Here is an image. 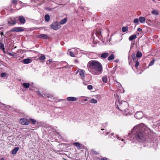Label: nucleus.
Segmentation results:
<instances>
[{"mask_svg":"<svg viewBox=\"0 0 160 160\" xmlns=\"http://www.w3.org/2000/svg\"><path fill=\"white\" fill-rule=\"evenodd\" d=\"M128 30L127 28L125 27H123L122 28V31L123 32H125Z\"/></svg>","mask_w":160,"mask_h":160,"instance_id":"c9c22d12","label":"nucleus"},{"mask_svg":"<svg viewBox=\"0 0 160 160\" xmlns=\"http://www.w3.org/2000/svg\"><path fill=\"white\" fill-rule=\"evenodd\" d=\"M90 102L92 103L96 104L97 102V100L94 98H92L91 99Z\"/></svg>","mask_w":160,"mask_h":160,"instance_id":"c85d7f7f","label":"nucleus"},{"mask_svg":"<svg viewBox=\"0 0 160 160\" xmlns=\"http://www.w3.org/2000/svg\"><path fill=\"white\" fill-rule=\"evenodd\" d=\"M19 148L18 147H16L12 151V154H16L18 151L19 150Z\"/></svg>","mask_w":160,"mask_h":160,"instance_id":"6ab92c4d","label":"nucleus"},{"mask_svg":"<svg viewBox=\"0 0 160 160\" xmlns=\"http://www.w3.org/2000/svg\"><path fill=\"white\" fill-rule=\"evenodd\" d=\"M119 105L117 104V102H115V104L117 108L120 110L125 112L126 110L128 108V103L126 101H118Z\"/></svg>","mask_w":160,"mask_h":160,"instance_id":"7ed1b4c3","label":"nucleus"},{"mask_svg":"<svg viewBox=\"0 0 160 160\" xmlns=\"http://www.w3.org/2000/svg\"><path fill=\"white\" fill-rule=\"evenodd\" d=\"M49 61L50 62H51V60H50V59H49Z\"/></svg>","mask_w":160,"mask_h":160,"instance_id":"13d9d810","label":"nucleus"},{"mask_svg":"<svg viewBox=\"0 0 160 160\" xmlns=\"http://www.w3.org/2000/svg\"><path fill=\"white\" fill-rule=\"evenodd\" d=\"M30 83H24L22 84V86L25 88H28L30 86Z\"/></svg>","mask_w":160,"mask_h":160,"instance_id":"4be33fe9","label":"nucleus"},{"mask_svg":"<svg viewBox=\"0 0 160 160\" xmlns=\"http://www.w3.org/2000/svg\"><path fill=\"white\" fill-rule=\"evenodd\" d=\"M139 64V63L138 61H136L135 62V67L136 68H137Z\"/></svg>","mask_w":160,"mask_h":160,"instance_id":"4c0bfd02","label":"nucleus"},{"mask_svg":"<svg viewBox=\"0 0 160 160\" xmlns=\"http://www.w3.org/2000/svg\"><path fill=\"white\" fill-rule=\"evenodd\" d=\"M142 54L141 52H138L136 54V57L138 58H140L142 56Z\"/></svg>","mask_w":160,"mask_h":160,"instance_id":"7c9ffc66","label":"nucleus"},{"mask_svg":"<svg viewBox=\"0 0 160 160\" xmlns=\"http://www.w3.org/2000/svg\"><path fill=\"white\" fill-rule=\"evenodd\" d=\"M24 31V29L21 27H16L12 28L11 31L12 32H21Z\"/></svg>","mask_w":160,"mask_h":160,"instance_id":"0eeeda50","label":"nucleus"},{"mask_svg":"<svg viewBox=\"0 0 160 160\" xmlns=\"http://www.w3.org/2000/svg\"><path fill=\"white\" fill-rule=\"evenodd\" d=\"M88 70L92 74L98 75L102 72V67L100 62L96 60H91L87 64Z\"/></svg>","mask_w":160,"mask_h":160,"instance_id":"f03ea898","label":"nucleus"},{"mask_svg":"<svg viewBox=\"0 0 160 160\" xmlns=\"http://www.w3.org/2000/svg\"><path fill=\"white\" fill-rule=\"evenodd\" d=\"M30 120L32 122V124H35L36 123V121L35 120L32 119H31Z\"/></svg>","mask_w":160,"mask_h":160,"instance_id":"ea45409f","label":"nucleus"},{"mask_svg":"<svg viewBox=\"0 0 160 160\" xmlns=\"http://www.w3.org/2000/svg\"><path fill=\"white\" fill-rule=\"evenodd\" d=\"M102 31L101 30H97L96 31L95 34L99 38H100V40H102V37L101 34Z\"/></svg>","mask_w":160,"mask_h":160,"instance_id":"f8f14e48","label":"nucleus"},{"mask_svg":"<svg viewBox=\"0 0 160 160\" xmlns=\"http://www.w3.org/2000/svg\"><path fill=\"white\" fill-rule=\"evenodd\" d=\"M104 130V128H102L101 130Z\"/></svg>","mask_w":160,"mask_h":160,"instance_id":"4d7b16f0","label":"nucleus"},{"mask_svg":"<svg viewBox=\"0 0 160 160\" xmlns=\"http://www.w3.org/2000/svg\"><path fill=\"white\" fill-rule=\"evenodd\" d=\"M109 133V132H103V134H104L105 135H108Z\"/></svg>","mask_w":160,"mask_h":160,"instance_id":"a18cd8bd","label":"nucleus"},{"mask_svg":"<svg viewBox=\"0 0 160 160\" xmlns=\"http://www.w3.org/2000/svg\"><path fill=\"white\" fill-rule=\"evenodd\" d=\"M151 13L152 14H155L156 15H158L159 14L158 11L155 10H152V11Z\"/></svg>","mask_w":160,"mask_h":160,"instance_id":"a878e982","label":"nucleus"},{"mask_svg":"<svg viewBox=\"0 0 160 160\" xmlns=\"http://www.w3.org/2000/svg\"><path fill=\"white\" fill-rule=\"evenodd\" d=\"M73 144L74 146H75L78 148L80 149V144L78 142H75L73 143Z\"/></svg>","mask_w":160,"mask_h":160,"instance_id":"b1692460","label":"nucleus"},{"mask_svg":"<svg viewBox=\"0 0 160 160\" xmlns=\"http://www.w3.org/2000/svg\"><path fill=\"white\" fill-rule=\"evenodd\" d=\"M67 99L69 101L73 102L77 101L78 98L75 97H67Z\"/></svg>","mask_w":160,"mask_h":160,"instance_id":"4468645a","label":"nucleus"},{"mask_svg":"<svg viewBox=\"0 0 160 160\" xmlns=\"http://www.w3.org/2000/svg\"><path fill=\"white\" fill-rule=\"evenodd\" d=\"M45 20L46 21L48 22L50 20V16L49 15L46 14L45 16Z\"/></svg>","mask_w":160,"mask_h":160,"instance_id":"bb28decb","label":"nucleus"},{"mask_svg":"<svg viewBox=\"0 0 160 160\" xmlns=\"http://www.w3.org/2000/svg\"><path fill=\"white\" fill-rule=\"evenodd\" d=\"M16 23V19L14 17H10L8 19V23L9 26L14 25Z\"/></svg>","mask_w":160,"mask_h":160,"instance_id":"20e7f679","label":"nucleus"},{"mask_svg":"<svg viewBox=\"0 0 160 160\" xmlns=\"http://www.w3.org/2000/svg\"><path fill=\"white\" fill-rule=\"evenodd\" d=\"M45 58V56L44 54H42L41 56L39 57L38 59L42 61L44 60Z\"/></svg>","mask_w":160,"mask_h":160,"instance_id":"393cba45","label":"nucleus"},{"mask_svg":"<svg viewBox=\"0 0 160 160\" xmlns=\"http://www.w3.org/2000/svg\"><path fill=\"white\" fill-rule=\"evenodd\" d=\"M12 3L15 5L17 4V0H12Z\"/></svg>","mask_w":160,"mask_h":160,"instance_id":"a19ab883","label":"nucleus"},{"mask_svg":"<svg viewBox=\"0 0 160 160\" xmlns=\"http://www.w3.org/2000/svg\"><path fill=\"white\" fill-rule=\"evenodd\" d=\"M77 54V53L73 51H71L69 52L70 55L72 57H74Z\"/></svg>","mask_w":160,"mask_h":160,"instance_id":"aec40b11","label":"nucleus"},{"mask_svg":"<svg viewBox=\"0 0 160 160\" xmlns=\"http://www.w3.org/2000/svg\"><path fill=\"white\" fill-rule=\"evenodd\" d=\"M137 38V36L136 34H133L129 38V40L130 41H132L134 39H135Z\"/></svg>","mask_w":160,"mask_h":160,"instance_id":"f3484780","label":"nucleus"},{"mask_svg":"<svg viewBox=\"0 0 160 160\" xmlns=\"http://www.w3.org/2000/svg\"><path fill=\"white\" fill-rule=\"evenodd\" d=\"M121 140L122 141H124V139H122Z\"/></svg>","mask_w":160,"mask_h":160,"instance_id":"5fc2aeb1","label":"nucleus"},{"mask_svg":"<svg viewBox=\"0 0 160 160\" xmlns=\"http://www.w3.org/2000/svg\"><path fill=\"white\" fill-rule=\"evenodd\" d=\"M17 18L19 19L21 24H23L25 23L26 20L24 17L20 16L17 17Z\"/></svg>","mask_w":160,"mask_h":160,"instance_id":"6e6552de","label":"nucleus"},{"mask_svg":"<svg viewBox=\"0 0 160 160\" xmlns=\"http://www.w3.org/2000/svg\"><path fill=\"white\" fill-rule=\"evenodd\" d=\"M51 28L54 30H56L61 28V26L58 22H53L50 25Z\"/></svg>","mask_w":160,"mask_h":160,"instance_id":"39448f33","label":"nucleus"},{"mask_svg":"<svg viewBox=\"0 0 160 160\" xmlns=\"http://www.w3.org/2000/svg\"><path fill=\"white\" fill-rule=\"evenodd\" d=\"M117 139H119V140H120V138L119 137H117Z\"/></svg>","mask_w":160,"mask_h":160,"instance_id":"3c124183","label":"nucleus"},{"mask_svg":"<svg viewBox=\"0 0 160 160\" xmlns=\"http://www.w3.org/2000/svg\"><path fill=\"white\" fill-rule=\"evenodd\" d=\"M152 1L154 2H155V0H152Z\"/></svg>","mask_w":160,"mask_h":160,"instance_id":"6e6d98bb","label":"nucleus"},{"mask_svg":"<svg viewBox=\"0 0 160 160\" xmlns=\"http://www.w3.org/2000/svg\"><path fill=\"white\" fill-rule=\"evenodd\" d=\"M0 33V34H1L2 36L3 35L4 33L3 32H1Z\"/></svg>","mask_w":160,"mask_h":160,"instance_id":"8fccbe9b","label":"nucleus"},{"mask_svg":"<svg viewBox=\"0 0 160 160\" xmlns=\"http://www.w3.org/2000/svg\"><path fill=\"white\" fill-rule=\"evenodd\" d=\"M19 122L23 125H28L29 122V120L25 118H22L20 119Z\"/></svg>","mask_w":160,"mask_h":160,"instance_id":"423d86ee","label":"nucleus"},{"mask_svg":"<svg viewBox=\"0 0 160 160\" xmlns=\"http://www.w3.org/2000/svg\"><path fill=\"white\" fill-rule=\"evenodd\" d=\"M139 18L138 19L137 18H136L134 19L133 22L134 23H138V22H139Z\"/></svg>","mask_w":160,"mask_h":160,"instance_id":"e433bc0d","label":"nucleus"},{"mask_svg":"<svg viewBox=\"0 0 160 160\" xmlns=\"http://www.w3.org/2000/svg\"><path fill=\"white\" fill-rule=\"evenodd\" d=\"M38 37L43 39H48L49 38V37L47 34H41V35H39Z\"/></svg>","mask_w":160,"mask_h":160,"instance_id":"2eb2a0df","label":"nucleus"},{"mask_svg":"<svg viewBox=\"0 0 160 160\" xmlns=\"http://www.w3.org/2000/svg\"><path fill=\"white\" fill-rule=\"evenodd\" d=\"M79 50V48H75L74 49V52H76V53H77V54L78 53V51Z\"/></svg>","mask_w":160,"mask_h":160,"instance_id":"c03bdc74","label":"nucleus"},{"mask_svg":"<svg viewBox=\"0 0 160 160\" xmlns=\"http://www.w3.org/2000/svg\"><path fill=\"white\" fill-rule=\"evenodd\" d=\"M107 125H108L107 122L103 123L102 124V128H105L106 127H107Z\"/></svg>","mask_w":160,"mask_h":160,"instance_id":"58836bf2","label":"nucleus"},{"mask_svg":"<svg viewBox=\"0 0 160 160\" xmlns=\"http://www.w3.org/2000/svg\"><path fill=\"white\" fill-rule=\"evenodd\" d=\"M102 80L104 82H106L107 81L108 79L106 76H104L102 78Z\"/></svg>","mask_w":160,"mask_h":160,"instance_id":"2f4dec72","label":"nucleus"},{"mask_svg":"<svg viewBox=\"0 0 160 160\" xmlns=\"http://www.w3.org/2000/svg\"><path fill=\"white\" fill-rule=\"evenodd\" d=\"M114 54H112L108 57V61H112L114 59Z\"/></svg>","mask_w":160,"mask_h":160,"instance_id":"412c9836","label":"nucleus"},{"mask_svg":"<svg viewBox=\"0 0 160 160\" xmlns=\"http://www.w3.org/2000/svg\"><path fill=\"white\" fill-rule=\"evenodd\" d=\"M7 74L6 73H2L1 74V77L3 78H5L7 77Z\"/></svg>","mask_w":160,"mask_h":160,"instance_id":"473e14b6","label":"nucleus"},{"mask_svg":"<svg viewBox=\"0 0 160 160\" xmlns=\"http://www.w3.org/2000/svg\"><path fill=\"white\" fill-rule=\"evenodd\" d=\"M0 48L2 50H4V45L2 43L0 42Z\"/></svg>","mask_w":160,"mask_h":160,"instance_id":"72a5a7b5","label":"nucleus"},{"mask_svg":"<svg viewBox=\"0 0 160 160\" xmlns=\"http://www.w3.org/2000/svg\"><path fill=\"white\" fill-rule=\"evenodd\" d=\"M32 62V60L31 59L28 58L24 59L22 61V62L25 64H28Z\"/></svg>","mask_w":160,"mask_h":160,"instance_id":"ddd939ff","label":"nucleus"},{"mask_svg":"<svg viewBox=\"0 0 160 160\" xmlns=\"http://www.w3.org/2000/svg\"><path fill=\"white\" fill-rule=\"evenodd\" d=\"M108 159L106 158H101V160H107Z\"/></svg>","mask_w":160,"mask_h":160,"instance_id":"49530a36","label":"nucleus"},{"mask_svg":"<svg viewBox=\"0 0 160 160\" xmlns=\"http://www.w3.org/2000/svg\"><path fill=\"white\" fill-rule=\"evenodd\" d=\"M92 35H93V34L92 33Z\"/></svg>","mask_w":160,"mask_h":160,"instance_id":"052dcab7","label":"nucleus"},{"mask_svg":"<svg viewBox=\"0 0 160 160\" xmlns=\"http://www.w3.org/2000/svg\"><path fill=\"white\" fill-rule=\"evenodd\" d=\"M134 116L137 119H139L142 117L143 113L141 112H136Z\"/></svg>","mask_w":160,"mask_h":160,"instance_id":"9d476101","label":"nucleus"},{"mask_svg":"<svg viewBox=\"0 0 160 160\" xmlns=\"http://www.w3.org/2000/svg\"><path fill=\"white\" fill-rule=\"evenodd\" d=\"M114 133H112L111 134V136H113Z\"/></svg>","mask_w":160,"mask_h":160,"instance_id":"864d4df0","label":"nucleus"},{"mask_svg":"<svg viewBox=\"0 0 160 160\" xmlns=\"http://www.w3.org/2000/svg\"><path fill=\"white\" fill-rule=\"evenodd\" d=\"M37 92L40 96L42 97H47L48 98H49L51 97V95L50 94H48L45 93L44 92H43L42 93H41L39 90L37 91Z\"/></svg>","mask_w":160,"mask_h":160,"instance_id":"1a4fd4ad","label":"nucleus"},{"mask_svg":"<svg viewBox=\"0 0 160 160\" xmlns=\"http://www.w3.org/2000/svg\"><path fill=\"white\" fill-rule=\"evenodd\" d=\"M80 98H82V101L86 102L88 101V99L89 98L84 96H82L80 97Z\"/></svg>","mask_w":160,"mask_h":160,"instance_id":"cd10ccee","label":"nucleus"},{"mask_svg":"<svg viewBox=\"0 0 160 160\" xmlns=\"http://www.w3.org/2000/svg\"><path fill=\"white\" fill-rule=\"evenodd\" d=\"M67 18H65L61 20L60 22V23L61 24H65L67 21Z\"/></svg>","mask_w":160,"mask_h":160,"instance_id":"5701e85b","label":"nucleus"},{"mask_svg":"<svg viewBox=\"0 0 160 160\" xmlns=\"http://www.w3.org/2000/svg\"><path fill=\"white\" fill-rule=\"evenodd\" d=\"M139 19L140 22L141 23H144L145 22V18L142 17H140L139 18Z\"/></svg>","mask_w":160,"mask_h":160,"instance_id":"a211bd4d","label":"nucleus"},{"mask_svg":"<svg viewBox=\"0 0 160 160\" xmlns=\"http://www.w3.org/2000/svg\"><path fill=\"white\" fill-rule=\"evenodd\" d=\"M155 61V60H153L151 61L149 64V66H151L153 65Z\"/></svg>","mask_w":160,"mask_h":160,"instance_id":"f704fd0d","label":"nucleus"},{"mask_svg":"<svg viewBox=\"0 0 160 160\" xmlns=\"http://www.w3.org/2000/svg\"><path fill=\"white\" fill-rule=\"evenodd\" d=\"M132 57L133 58V60H134V59H135V58H136V56H135V55H132Z\"/></svg>","mask_w":160,"mask_h":160,"instance_id":"de8ad7c7","label":"nucleus"},{"mask_svg":"<svg viewBox=\"0 0 160 160\" xmlns=\"http://www.w3.org/2000/svg\"><path fill=\"white\" fill-rule=\"evenodd\" d=\"M110 54V52L108 51L107 52L102 53L100 56V58L102 59L106 58Z\"/></svg>","mask_w":160,"mask_h":160,"instance_id":"9b49d317","label":"nucleus"},{"mask_svg":"<svg viewBox=\"0 0 160 160\" xmlns=\"http://www.w3.org/2000/svg\"><path fill=\"white\" fill-rule=\"evenodd\" d=\"M1 29V28H0V29Z\"/></svg>","mask_w":160,"mask_h":160,"instance_id":"680f3d73","label":"nucleus"},{"mask_svg":"<svg viewBox=\"0 0 160 160\" xmlns=\"http://www.w3.org/2000/svg\"><path fill=\"white\" fill-rule=\"evenodd\" d=\"M0 160H5V159L4 158H2L1 159H0Z\"/></svg>","mask_w":160,"mask_h":160,"instance_id":"603ef678","label":"nucleus"},{"mask_svg":"<svg viewBox=\"0 0 160 160\" xmlns=\"http://www.w3.org/2000/svg\"><path fill=\"white\" fill-rule=\"evenodd\" d=\"M137 30L139 32H141L142 31V29L140 28H138Z\"/></svg>","mask_w":160,"mask_h":160,"instance_id":"09e8293b","label":"nucleus"},{"mask_svg":"<svg viewBox=\"0 0 160 160\" xmlns=\"http://www.w3.org/2000/svg\"><path fill=\"white\" fill-rule=\"evenodd\" d=\"M88 89L89 90H91L92 89V86L91 85H89L87 87Z\"/></svg>","mask_w":160,"mask_h":160,"instance_id":"37998d69","label":"nucleus"},{"mask_svg":"<svg viewBox=\"0 0 160 160\" xmlns=\"http://www.w3.org/2000/svg\"><path fill=\"white\" fill-rule=\"evenodd\" d=\"M7 53L10 56L14 57L16 55V54L15 52L11 53L10 52H8Z\"/></svg>","mask_w":160,"mask_h":160,"instance_id":"c756f323","label":"nucleus"},{"mask_svg":"<svg viewBox=\"0 0 160 160\" xmlns=\"http://www.w3.org/2000/svg\"><path fill=\"white\" fill-rule=\"evenodd\" d=\"M79 76L82 79H83L84 78V73L82 70H81L79 72Z\"/></svg>","mask_w":160,"mask_h":160,"instance_id":"dca6fc26","label":"nucleus"},{"mask_svg":"<svg viewBox=\"0 0 160 160\" xmlns=\"http://www.w3.org/2000/svg\"><path fill=\"white\" fill-rule=\"evenodd\" d=\"M150 129L144 124L141 123L135 126L131 131L130 136L133 142H143L145 140V134L150 132Z\"/></svg>","mask_w":160,"mask_h":160,"instance_id":"f257e3e1","label":"nucleus"},{"mask_svg":"<svg viewBox=\"0 0 160 160\" xmlns=\"http://www.w3.org/2000/svg\"><path fill=\"white\" fill-rule=\"evenodd\" d=\"M54 8H50L46 7V9L48 11H50L52 10Z\"/></svg>","mask_w":160,"mask_h":160,"instance_id":"79ce46f5","label":"nucleus"},{"mask_svg":"<svg viewBox=\"0 0 160 160\" xmlns=\"http://www.w3.org/2000/svg\"><path fill=\"white\" fill-rule=\"evenodd\" d=\"M20 9V8H18V9H17V10H18V9Z\"/></svg>","mask_w":160,"mask_h":160,"instance_id":"bf43d9fd","label":"nucleus"}]
</instances>
